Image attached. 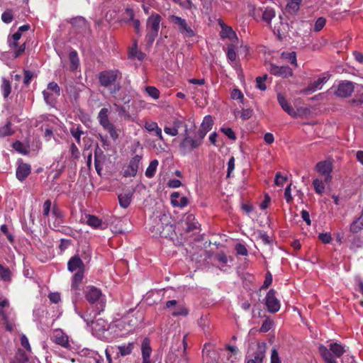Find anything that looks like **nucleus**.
Segmentation results:
<instances>
[{"label": "nucleus", "instance_id": "1", "mask_svg": "<svg viewBox=\"0 0 363 363\" xmlns=\"http://www.w3.org/2000/svg\"><path fill=\"white\" fill-rule=\"evenodd\" d=\"M318 352L325 363H338L336 358H340L346 350L341 344L332 342L328 347L320 345Z\"/></svg>", "mask_w": 363, "mask_h": 363}, {"label": "nucleus", "instance_id": "2", "mask_svg": "<svg viewBox=\"0 0 363 363\" xmlns=\"http://www.w3.org/2000/svg\"><path fill=\"white\" fill-rule=\"evenodd\" d=\"M86 300L91 305L95 304L98 313L104 311L106 307V296L101 289L94 286H88L84 291Z\"/></svg>", "mask_w": 363, "mask_h": 363}, {"label": "nucleus", "instance_id": "3", "mask_svg": "<svg viewBox=\"0 0 363 363\" xmlns=\"http://www.w3.org/2000/svg\"><path fill=\"white\" fill-rule=\"evenodd\" d=\"M161 20V16L157 13H152L147 19L145 39L150 46L158 35Z\"/></svg>", "mask_w": 363, "mask_h": 363}, {"label": "nucleus", "instance_id": "4", "mask_svg": "<svg viewBox=\"0 0 363 363\" xmlns=\"http://www.w3.org/2000/svg\"><path fill=\"white\" fill-rule=\"evenodd\" d=\"M108 114V109L102 108L98 114L97 119L103 128L109 133L111 138L116 140L118 138V134L115 125L109 121Z\"/></svg>", "mask_w": 363, "mask_h": 363}, {"label": "nucleus", "instance_id": "5", "mask_svg": "<svg viewBox=\"0 0 363 363\" xmlns=\"http://www.w3.org/2000/svg\"><path fill=\"white\" fill-rule=\"evenodd\" d=\"M168 20L184 38H193L195 36V32L188 25L186 19L175 15H170L168 17Z\"/></svg>", "mask_w": 363, "mask_h": 363}, {"label": "nucleus", "instance_id": "6", "mask_svg": "<svg viewBox=\"0 0 363 363\" xmlns=\"http://www.w3.org/2000/svg\"><path fill=\"white\" fill-rule=\"evenodd\" d=\"M98 78L101 86L108 87L122 78V73L118 69L101 71L99 73Z\"/></svg>", "mask_w": 363, "mask_h": 363}, {"label": "nucleus", "instance_id": "7", "mask_svg": "<svg viewBox=\"0 0 363 363\" xmlns=\"http://www.w3.org/2000/svg\"><path fill=\"white\" fill-rule=\"evenodd\" d=\"M185 136L179 143V150L183 155H186L194 149L201 146V140L193 139L187 135L186 125H185Z\"/></svg>", "mask_w": 363, "mask_h": 363}, {"label": "nucleus", "instance_id": "8", "mask_svg": "<svg viewBox=\"0 0 363 363\" xmlns=\"http://www.w3.org/2000/svg\"><path fill=\"white\" fill-rule=\"evenodd\" d=\"M315 170L324 177V182L329 183L333 179V162L330 160H323L318 162Z\"/></svg>", "mask_w": 363, "mask_h": 363}, {"label": "nucleus", "instance_id": "9", "mask_svg": "<svg viewBox=\"0 0 363 363\" xmlns=\"http://www.w3.org/2000/svg\"><path fill=\"white\" fill-rule=\"evenodd\" d=\"M143 159V155H135L133 156L128 162V166L124 169L123 175L125 177H134L136 176L141 160Z\"/></svg>", "mask_w": 363, "mask_h": 363}, {"label": "nucleus", "instance_id": "10", "mask_svg": "<svg viewBox=\"0 0 363 363\" xmlns=\"http://www.w3.org/2000/svg\"><path fill=\"white\" fill-rule=\"evenodd\" d=\"M354 90V83L349 81L341 82L335 91V94L341 98L350 96Z\"/></svg>", "mask_w": 363, "mask_h": 363}, {"label": "nucleus", "instance_id": "11", "mask_svg": "<svg viewBox=\"0 0 363 363\" xmlns=\"http://www.w3.org/2000/svg\"><path fill=\"white\" fill-rule=\"evenodd\" d=\"M275 294L276 291L274 289H270L266 296V306L271 313H276L280 308L279 301Z\"/></svg>", "mask_w": 363, "mask_h": 363}, {"label": "nucleus", "instance_id": "12", "mask_svg": "<svg viewBox=\"0 0 363 363\" xmlns=\"http://www.w3.org/2000/svg\"><path fill=\"white\" fill-rule=\"evenodd\" d=\"M113 86L110 87L109 93L118 101L123 102L124 104H128L130 102V98L125 93H121V85L120 83H114L112 84Z\"/></svg>", "mask_w": 363, "mask_h": 363}, {"label": "nucleus", "instance_id": "13", "mask_svg": "<svg viewBox=\"0 0 363 363\" xmlns=\"http://www.w3.org/2000/svg\"><path fill=\"white\" fill-rule=\"evenodd\" d=\"M51 340L55 344L63 347L67 348L69 347L68 336L61 329H56L53 331Z\"/></svg>", "mask_w": 363, "mask_h": 363}, {"label": "nucleus", "instance_id": "14", "mask_svg": "<svg viewBox=\"0 0 363 363\" xmlns=\"http://www.w3.org/2000/svg\"><path fill=\"white\" fill-rule=\"evenodd\" d=\"M267 345L265 342H259L253 354V357L249 359L246 363H262L266 353Z\"/></svg>", "mask_w": 363, "mask_h": 363}, {"label": "nucleus", "instance_id": "15", "mask_svg": "<svg viewBox=\"0 0 363 363\" xmlns=\"http://www.w3.org/2000/svg\"><path fill=\"white\" fill-rule=\"evenodd\" d=\"M200 224L193 214H188L184 220V228L188 233H196Z\"/></svg>", "mask_w": 363, "mask_h": 363}, {"label": "nucleus", "instance_id": "16", "mask_svg": "<svg viewBox=\"0 0 363 363\" xmlns=\"http://www.w3.org/2000/svg\"><path fill=\"white\" fill-rule=\"evenodd\" d=\"M269 70L272 74L281 77H287L293 74L292 69L289 66L279 67L272 63L269 65Z\"/></svg>", "mask_w": 363, "mask_h": 363}, {"label": "nucleus", "instance_id": "17", "mask_svg": "<svg viewBox=\"0 0 363 363\" xmlns=\"http://www.w3.org/2000/svg\"><path fill=\"white\" fill-rule=\"evenodd\" d=\"M328 79L326 77H319L317 80L311 83L307 88L301 89L300 92L305 94H310L313 93L318 89H320L323 86V84H325Z\"/></svg>", "mask_w": 363, "mask_h": 363}, {"label": "nucleus", "instance_id": "18", "mask_svg": "<svg viewBox=\"0 0 363 363\" xmlns=\"http://www.w3.org/2000/svg\"><path fill=\"white\" fill-rule=\"evenodd\" d=\"M84 264L79 255L72 257L67 262V269L72 272L74 271L84 272Z\"/></svg>", "mask_w": 363, "mask_h": 363}, {"label": "nucleus", "instance_id": "19", "mask_svg": "<svg viewBox=\"0 0 363 363\" xmlns=\"http://www.w3.org/2000/svg\"><path fill=\"white\" fill-rule=\"evenodd\" d=\"M31 172V167L27 163L21 162L18 164L16 175V178L20 181H24Z\"/></svg>", "mask_w": 363, "mask_h": 363}, {"label": "nucleus", "instance_id": "20", "mask_svg": "<svg viewBox=\"0 0 363 363\" xmlns=\"http://www.w3.org/2000/svg\"><path fill=\"white\" fill-rule=\"evenodd\" d=\"M283 15L288 20H291V23L295 19V0H287L286 5L283 9Z\"/></svg>", "mask_w": 363, "mask_h": 363}, {"label": "nucleus", "instance_id": "21", "mask_svg": "<svg viewBox=\"0 0 363 363\" xmlns=\"http://www.w3.org/2000/svg\"><path fill=\"white\" fill-rule=\"evenodd\" d=\"M363 230V209L361 211L360 215L352 221L350 226V231L356 234Z\"/></svg>", "mask_w": 363, "mask_h": 363}, {"label": "nucleus", "instance_id": "22", "mask_svg": "<svg viewBox=\"0 0 363 363\" xmlns=\"http://www.w3.org/2000/svg\"><path fill=\"white\" fill-rule=\"evenodd\" d=\"M133 195V191H128L123 194H120L118 198L121 207L127 208L131 203Z\"/></svg>", "mask_w": 363, "mask_h": 363}, {"label": "nucleus", "instance_id": "23", "mask_svg": "<svg viewBox=\"0 0 363 363\" xmlns=\"http://www.w3.org/2000/svg\"><path fill=\"white\" fill-rule=\"evenodd\" d=\"M277 100L281 108L286 112L289 115L292 117H295V111L291 106L289 104L285 97L281 94H278Z\"/></svg>", "mask_w": 363, "mask_h": 363}, {"label": "nucleus", "instance_id": "24", "mask_svg": "<svg viewBox=\"0 0 363 363\" xmlns=\"http://www.w3.org/2000/svg\"><path fill=\"white\" fill-rule=\"evenodd\" d=\"M84 277V272L82 270L77 271L73 276L72 279V284L71 288L74 291H79L81 284L82 282V279Z\"/></svg>", "mask_w": 363, "mask_h": 363}, {"label": "nucleus", "instance_id": "25", "mask_svg": "<svg viewBox=\"0 0 363 363\" xmlns=\"http://www.w3.org/2000/svg\"><path fill=\"white\" fill-rule=\"evenodd\" d=\"M69 23H71L73 27L82 30H85L88 26L86 20L82 16L72 18Z\"/></svg>", "mask_w": 363, "mask_h": 363}, {"label": "nucleus", "instance_id": "26", "mask_svg": "<svg viewBox=\"0 0 363 363\" xmlns=\"http://www.w3.org/2000/svg\"><path fill=\"white\" fill-rule=\"evenodd\" d=\"M145 57V54L138 50L137 43L135 42L133 46L128 51V58L130 60L138 59L139 61H143Z\"/></svg>", "mask_w": 363, "mask_h": 363}, {"label": "nucleus", "instance_id": "27", "mask_svg": "<svg viewBox=\"0 0 363 363\" xmlns=\"http://www.w3.org/2000/svg\"><path fill=\"white\" fill-rule=\"evenodd\" d=\"M69 60L70 62L69 69L71 71H75L77 69L79 66V59L78 57V53L76 50H72L69 52Z\"/></svg>", "mask_w": 363, "mask_h": 363}, {"label": "nucleus", "instance_id": "28", "mask_svg": "<svg viewBox=\"0 0 363 363\" xmlns=\"http://www.w3.org/2000/svg\"><path fill=\"white\" fill-rule=\"evenodd\" d=\"M262 12V19L269 23L272 19L275 16V11L272 8L267 7L262 11V9L255 10V13Z\"/></svg>", "mask_w": 363, "mask_h": 363}, {"label": "nucleus", "instance_id": "29", "mask_svg": "<svg viewBox=\"0 0 363 363\" xmlns=\"http://www.w3.org/2000/svg\"><path fill=\"white\" fill-rule=\"evenodd\" d=\"M141 350L143 359L150 357L152 349L150 347V341L147 337L144 338L142 342Z\"/></svg>", "mask_w": 363, "mask_h": 363}, {"label": "nucleus", "instance_id": "30", "mask_svg": "<svg viewBox=\"0 0 363 363\" xmlns=\"http://www.w3.org/2000/svg\"><path fill=\"white\" fill-rule=\"evenodd\" d=\"M221 26L220 37L222 38H233L236 34L231 27L220 23Z\"/></svg>", "mask_w": 363, "mask_h": 363}, {"label": "nucleus", "instance_id": "31", "mask_svg": "<svg viewBox=\"0 0 363 363\" xmlns=\"http://www.w3.org/2000/svg\"><path fill=\"white\" fill-rule=\"evenodd\" d=\"M28 361V357L26 352L22 349H18L11 363H26Z\"/></svg>", "mask_w": 363, "mask_h": 363}, {"label": "nucleus", "instance_id": "32", "mask_svg": "<svg viewBox=\"0 0 363 363\" xmlns=\"http://www.w3.org/2000/svg\"><path fill=\"white\" fill-rule=\"evenodd\" d=\"M158 164L159 162L157 160H153L150 162L145 173L147 178H152L155 176Z\"/></svg>", "mask_w": 363, "mask_h": 363}, {"label": "nucleus", "instance_id": "33", "mask_svg": "<svg viewBox=\"0 0 363 363\" xmlns=\"http://www.w3.org/2000/svg\"><path fill=\"white\" fill-rule=\"evenodd\" d=\"M174 231V230L173 225L169 223H166L164 228L161 231H160V234L157 236L161 238L171 237L173 235Z\"/></svg>", "mask_w": 363, "mask_h": 363}, {"label": "nucleus", "instance_id": "34", "mask_svg": "<svg viewBox=\"0 0 363 363\" xmlns=\"http://www.w3.org/2000/svg\"><path fill=\"white\" fill-rule=\"evenodd\" d=\"M155 225H152L150 228V231L153 233L154 236H157L160 231L162 230L166 223L162 221V218L155 220Z\"/></svg>", "mask_w": 363, "mask_h": 363}, {"label": "nucleus", "instance_id": "35", "mask_svg": "<svg viewBox=\"0 0 363 363\" xmlns=\"http://www.w3.org/2000/svg\"><path fill=\"white\" fill-rule=\"evenodd\" d=\"M134 348V344L133 342H129L127 345H121L118 347V354L122 357L127 356L130 354Z\"/></svg>", "mask_w": 363, "mask_h": 363}, {"label": "nucleus", "instance_id": "36", "mask_svg": "<svg viewBox=\"0 0 363 363\" xmlns=\"http://www.w3.org/2000/svg\"><path fill=\"white\" fill-rule=\"evenodd\" d=\"M1 90L4 98H7L11 91V82L6 78L2 79Z\"/></svg>", "mask_w": 363, "mask_h": 363}, {"label": "nucleus", "instance_id": "37", "mask_svg": "<svg viewBox=\"0 0 363 363\" xmlns=\"http://www.w3.org/2000/svg\"><path fill=\"white\" fill-rule=\"evenodd\" d=\"M86 224L94 228H97L102 224V221L96 216L88 215Z\"/></svg>", "mask_w": 363, "mask_h": 363}, {"label": "nucleus", "instance_id": "38", "mask_svg": "<svg viewBox=\"0 0 363 363\" xmlns=\"http://www.w3.org/2000/svg\"><path fill=\"white\" fill-rule=\"evenodd\" d=\"M114 106H116L117 107L116 110L118 113L119 116L123 117L124 120L128 121H134V118L130 116L129 112L128 111H126L125 107H123V106H118L116 104H114Z\"/></svg>", "mask_w": 363, "mask_h": 363}, {"label": "nucleus", "instance_id": "39", "mask_svg": "<svg viewBox=\"0 0 363 363\" xmlns=\"http://www.w3.org/2000/svg\"><path fill=\"white\" fill-rule=\"evenodd\" d=\"M71 135L75 138L78 144L81 143V136L84 134L82 127L78 125L77 128L72 127L70 128Z\"/></svg>", "mask_w": 363, "mask_h": 363}, {"label": "nucleus", "instance_id": "40", "mask_svg": "<svg viewBox=\"0 0 363 363\" xmlns=\"http://www.w3.org/2000/svg\"><path fill=\"white\" fill-rule=\"evenodd\" d=\"M213 125V121L212 116L210 115H207L203 118V120L201 125V128L208 132L212 129Z\"/></svg>", "mask_w": 363, "mask_h": 363}, {"label": "nucleus", "instance_id": "41", "mask_svg": "<svg viewBox=\"0 0 363 363\" xmlns=\"http://www.w3.org/2000/svg\"><path fill=\"white\" fill-rule=\"evenodd\" d=\"M145 92L155 100H157L160 96L159 89L153 86H147L145 87Z\"/></svg>", "mask_w": 363, "mask_h": 363}, {"label": "nucleus", "instance_id": "42", "mask_svg": "<svg viewBox=\"0 0 363 363\" xmlns=\"http://www.w3.org/2000/svg\"><path fill=\"white\" fill-rule=\"evenodd\" d=\"M324 183H325V182H323L322 180H320L319 179H315L313 181V185L314 187V190L317 194L321 195L323 193L324 189H325V184Z\"/></svg>", "mask_w": 363, "mask_h": 363}, {"label": "nucleus", "instance_id": "43", "mask_svg": "<svg viewBox=\"0 0 363 363\" xmlns=\"http://www.w3.org/2000/svg\"><path fill=\"white\" fill-rule=\"evenodd\" d=\"M52 213L55 217V219H58L60 221H65V212L62 210H61L57 206H53L52 209Z\"/></svg>", "mask_w": 363, "mask_h": 363}, {"label": "nucleus", "instance_id": "44", "mask_svg": "<svg viewBox=\"0 0 363 363\" xmlns=\"http://www.w3.org/2000/svg\"><path fill=\"white\" fill-rule=\"evenodd\" d=\"M11 123L8 122L6 125L0 127V136L6 137L11 135L13 133V132L11 130Z\"/></svg>", "mask_w": 363, "mask_h": 363}, {"label": "nucleus", "instance_id": "45", "mask_svg": "<svg viewBox=\"0 0 363 363\" xmlns=\"http://www.w3.org/2000/svg\"><path fill=\"white\" fill-rule=\"evenodd\" d=\"M267 79V74H265L262 77H256V87L261 91H265L267 89V86L264 82Z\"/></svg>", "mask_w": 363, "mask_h": 363}, {"label": "nucleus", "instance_id": "46", "mask_svg": "<svg viewBox=\"0 0 363 363\" xmlns=\"http://www.w3.org/2000/svg\"><path fill=\"white\" fill-rule=\"evenodd\" d=\"M189 314V310L183 305H179L177 307L176 310L172 312L173 316H186Z\"/></svg>", "mask_w": 363, "mask_h": 363}, {"label": "nucleus", "instance_id": "47", "mask_svg": "<svg viewBox=\"0 0 363 363\" xmlns=\"http://www.w3.org/2000/svg\"><path fill=\"white\" fill-rule=\"evenodd\" d=\"M13 18V15L11 9L6 10L1 15V20L5 23H10Z\"/></svg>", "mask_w": 363, "mask_h": 363}, {"label": "nucleus", "instance_id": "48", "mask_svg": "<svg viewBox=\"0 0 363 363\" xmlns=\"http://www.w3.org/2000/svg\"><path fill=\"white\" fill-rule=\"evenodd\" d=\"M326 20L323 17L318 18L314 25V30L316 32L320 31L325 26Z\"/></svg>", "mask_w": 363, "mask_h": 363}, {"label": "nucleus", "instance_id": "49", "mask_svg": "<svg viewBox=\"0 0 363 363\" xmlns=\"http://www.w3.org/2000/svg\"><path fill=\"white\" fill-rule=\"evenodd\" d=\"M236 52L235 50V47L233 45H230L228 46V52H227V57L228 59L231 61L234 62L236 60Z\"/></svg>", "mask_w": 363, "mask_h": 363}, {"label": "nucleus", "instance_id": "50", "mask_svg": "<svg viewBox=\"0 0 363 363\" xmlns=\"http://www.w3.org/2000/svg\"><path fill=\"white\" fill-rule=\"evenodd\" d=\"M281 57L282 59L288 60L291 64L295 65V52H283Z\"/></svg>", "mask_w": 363, "mask_h": 363}, {"label": "nucleus", "instance_id": "51", "mask_svg": "<svg viewBox=\"0 0 363 363\" xmlns=\"http://www.w3.org/2000/svg\"><path fill=\"white\" fill-rule=\"evenodd\" d=\"M0 278L4 281H7L10 279V270L0 264Z\"/></svg>", "mask_w": 363, "mask_h": 363}, {"label": "nucleus", "instance_id": "52", "mask_svg": "<svg viewBox=\"0 0 363 363\" xmlns=\"http://www.w3.org/2000/svg\"><path fill=\"white\" fill-rule=\"evenodd\" d=\"M70 154L74 160H77L79 157L80 152L77 145L72 143L69 148Z\"/></svg>", "mask_w": 363, "mask_h": 363}, {"label": "nucleus", "instance_id": "53", "mask_svg": "<svg viewBox=\"0 0 363 363\" xmlns=\"http://www.w3.org/2000/svg\"><path fill=\"white\" fill-rule=\"evenodd\" d=\"M52 206V202L50 199L46 200L43 206V214L44 216L48 217L50 214V209Z\"/></svg>", "mask_w": 363, "mask_h": 363}, {"label": "nucleus", "instance_id": "54", "mask_svg": "<svg viewBox=\"0 0 363 363\" xmlns=\"http://www.w3.org/2000/svg\"><path fill=\"white\" fill-rule=\"evenodd\" d=\"M281 359L279 356L278 351L276 348H273L272 350L270 363H281Z\"/></svg>", "mask_w": 363, "mask_h": 363}, {"label": "nucleus", "instance_id": "55", "mask_svg": "<svg viewBox=\"0 0 363 363\" xmlns=\"http://www.w3.org/2000/svg\"><path fill=\"white\" fill-rule=\"evenodd\" d=\"M272 325H273V323L272 320H268V319L265 320L263 322V323L259 329V331L262 333H267L272 328Z\"/></svg>", "mask_w": 363, "mask_h": 363}, {"label": "nucleus", "instance_id": "56", "mask_svg": "<svg viewBox=\"0 0 363 363\" xmlns=\"http://www.w3.org/2000/svg\"><path fill=\"white\" fill-rule=\"evenodd\" d=\"M318 238L324 244L330 243L332 241V237L329 233H320Z\"/></svg>", "mask_w": 363, "mask_h": 363}, {"label": "nucleus", "instance_id": "57", "mask_svg": "<svg viewBox=\"0 0 363 363\" xmlns=\"http://www.w3.org/2000/svg\"><path fill=\"white\" fill-rule=\"evenodd\" d=\"M221 131L230 139L231 140H235L236 135L234 133V131L230 128H222Z\"/></svg>", "mask_w": 363, "mask_h": 363}, {"label": "nucleus", "instance_id": "58", "mask_svg": "<svg viewBox=\"0 0 363 363\" xmlns=\"http://www.w3.org/2000/svg\"><path fill=\"white\" fill-rule=\"evenodd\" d=\"M48 89L55 92L57 96L60 95V88L55 82H50L48 84Z\"/></svg>", "mask_w": 363, "mask_h": 363}, {"label": "nucleus", "instance_id": "59", "mask_svg": "<svg viewBox=\"0 0 363 363\" xmlns=\"http://www.w3.org/2000/svg\"><path fill=\"white\" fill-rule=\"evenodd\" d=\"M350 104L352 107L359 108L363 106V95L357 99H353L350 101Z\"/></svg>", "mask_w": 363, "mask_h": 363}, {"label": "nucleus", "instance_id": "60", "mask_svg": "<svg viewBox=\"0 0 363 363\" xmlns=\"http://www.w3.org/2000/svg\"><path fill=\"white\" fill-rule=\"evenodd\" d=\"M230 96L233 100H242L244 99L243 94L238 89H234L230 94Z\"/></svg>", "mask_w": 363, "mask_h": 363}, {"label": "nucleus", "instance_id": "61", "mask_svg": "<svg viewBox=\"0 0 363 363\" xmlns=\"http://www.w3.org/2000/svg\"><path fill=\"white\" fill-rule=\"evenodd\" d=\"M21 345L23 347H24L27 351L30 352L31 347L28 341V337L26 335H22L21 337Z\"/></svg>", "mask_w": 363, "mask_h": 363}, {"label": "nucleus", "instance_id": "62", "mask_svg": "<svg viewBox=\"0 0 363 363\" xmlns=\"http://www.w3.org/2000/svg\"><path fill=\"white\" fill-rule=\"evenodd\" d=\"M22 34L18 30L14 33L12 35L13 42H9V46L11 48H16L18 46L17 41L21 38Z\"/></svg>", "mask_w": 363, "mask_h": 363}, {"label": "nucleus", "instance_id": "63", "mask_svg": "<svg viewBox=\"0 0 363 363\" xmlns=\"http://www.w3.org/2000/svg\"><path fill=\"white\" fill-rule=\"evenodd\" d=\"M291 183H290L284 191V198L286 199V203L289 204L293 201V197L291 194Z\"/></svg>", "mask_w": 363, "mask_h": 363}, {"label": "nucleus", "instance_id": "64", "mask_svg": "<svg viewBox=\"0 0 363 363\" xmlns=\"http://www.w3.org/2000/svg\"><path fill=\"white\" fill-rule=\"evenodd\" d=\"M272 282V275L269 272H267L265 274V279L262 286V289H267Z\"/></svg>", "mask_w": 363, "mask_h": 363}]
</instances>
